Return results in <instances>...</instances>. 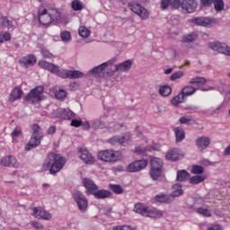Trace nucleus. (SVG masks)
Masks as SVG:
<instances>
[{"mask_svg": "<svg viewBox=\"0 0 230 230\" xmlns=\"http://www.w3.org/2000/svg\"><path fill=\"white\" fill-rule=\"evenodd\" d=\"M61 19L60 10L54 5L48 4L47 7L40 5L38 9L39 22L45 28H49L51 24L58 22Z\"/></svg>", "mask_w": 230, "mask_h": 230, "instance_id": "f257e3e1", "label": "nucleus"}, {"mask_svg": "<svg viewBox=\"0 0 230 230\" xmlns=\"http://www.w3.org/2000/svg\"><path fill=\"white\" fill-rule=\"evenodd\" d=\"M189 84L190 85H186L181 89V94L185 96V98H188V96H193L197 91H213L215 89L214 83L212 80H206L204 77L197 76L194 78H191L189 81ZM197 85L198 87L195 88Z\"/></svg>", "mask_w": 230, "mask_h": 230, "instance_id": "f03ea898", "label": "nucleus"}, {"mask_svg": "<svg viewBox=\"0 0 230 230\" xmlns=\"http://www.w3.org/2000/svg\"><path fill=\"white\" fill-rule=\"evenodd\" d=\"M66 157L58 154L49 153L43 163L42 170L43 172L49 170L50 175H56V173H58L66 166Z\"/></svg>", "mask_w": 230, "mask_h": 230, "instance_id": "7ed1b4c3", "label": "nucleus"}, {"mask_svg": "<svg viewBox=\"0 0 230 230\" xmlns=\"http://www.w3.org/2000/svg\"><path fill=\"white\" fill-rule=\"evenodd\" d=\"M98 159L103 163L114 164V163L123 159V154H121V151L106 149L99 152Z\"/></svg>", "mask_w": 230, "mask_h": 230, "instance_id": "20e7f679", "label": "nucleus"}, {"mask_svg": "<svg viewBox=\"0 0 230 230\" xmlns=\"http://www.w3.org/2000/svg\"><path fill=\"white\" fill-rule=\"evenodd\" d=\"M38 66L41 67V69H46L52 73V75H57L60 76V78H69V70L67 69H60V67L53 63L47 62L45 60H40L38 63Z\"/></svg>", "mask_w": 230, "mask_h": 230, "instance_id": "39448f33", "label": "nucleus"}, {"mask_svg": "<svg viewBox=\"0 0 230 230\" xmlns=\"http://www.w3.org/2000/svg\"><path fill=\"white\" fill-rule=\"evenodd\" d=\"M116 64V58H111L107 62H104L98 66L93 67L89 71V75H93V76H112L113 75H109L111 71H107V68L112 67Z\"/></svg>", "mask_w": 230, "mask_h": 230, "instance_id": "423d86ee", "label": "nucleus"}, {"mask_svg": "<svg viewBox=\"0 0 230 230\" xmlns=\"http://www.w3.org/2000/svg\"><path fill=\"white\" fill-rule=\"evenodd\" d=\"M151 169L150 176L153 181H157L163 173V160L161 158L155 157L150 161Z\"/></svg>", "mask_w": 230, "mask_h": 230, "instance_id": "0eeeda50", "label": "nucleus"}, {"mask_svg": "<svg viewBox=\"0 0 230 230\" xmlns=\"http://www.w3.org/2000/svg\"><path fill=\"white\" fill-rule=\"evenodd\" d=\"M190 22L196 24V26H202L203 28H213L217 26L218 20L211 17H196L190 20Z\"/></svg>", "mask_w": 230, "mask_h": 230, "instance_id": "6e6552de", "label": "nucleus"}, {"mask_svg": "<svg viewBox=\"0 0 230 230\" xmlns=\"http://www.w3.org/2000/svg\"><path fill=\"white\" fill-rule=\"evenodd\" d=\"M44 86H37L24 97V101L29 103H39L42 100Z\"/></svg>", "mask_w": 230, "mask_h": 230, "instance_id": "1a4fd4ad", "label": "nucleus"}, {"mask_svg": "<svg viewBox=\"0 0 230 230\" xmlns=\"http://www.w3.org/2000/svg\"><path fill=\"white\" fill-rule=\"evenodd\" d=\"M209 49L216 51L217 53H221V55H226L230 57V47L225 42L220 41H211L208 43Z\"/></svg>", "mask_w": 230, "mask_h": 230, "instance_id": "9d476101", "label": "nucleus"}, {"mask_svg": "<svg viewBox=\"0 0 230 230\" xmlns=\"http://www.w3.org/2000/svg\"><path fill=\"white\" fill-rule=\"evenodd\" d=\"M148 166V161L142 159V160H136L128 164L126 167V172L128 173H137V172H141V170H145V168Z\"/></svg>", "mask_w": 230, "mask_h": 230, "instance_id": "9b49d317", "label": "nucleus"}, {"mask_svg": "<svg viewBox=\"0 0 230 230\" xmlns=\"http://www.w3.org/2000/svg\"><path fill=\"white\" fill-rule=\"evenodd\" d=\"M73 197L80 211H82V213H85L87 211V206H88L87 199H85V196H84V194H82V192L80 191H75L73 194Z\"/></svg>", "mask_w": 230, "mask_h": 230, "instance_id": "f8f14e48", "label": "nucleus"}, {"mask_svg": "<svg viewBox=\"0 0 230 230\" xmlns=\"http://www.w3.org/2000/svg\"><path fill=\"white\" fill-rule=\"evenodd\" d=\"M0 165L8 168H19V162L13 155H7L0 159Z\"/></svg>", "mask_w": 230, "mask_h": 230, "instance_id": "ddd939ff", "label": "nucleus"}, {"mask_svg": "<svg viewBox=\"0 0 230 230\" xmlns=\"http://www.w3.org/2000/svg\"><path fill=\"white\" fill-rule=\"evenodd\" d=\"M53 116L59 118V119H73L75 112L69 109L59 108L53 111Z\"/></svg>", "mask_w": 230, "mask_h": 230, "instance_id": "4468645a", "label": "nucleus"}, {"mask_svg": "<svg viewBox=\"0 0 230 230\" xmlns=\"http://www.w3.org/2000/svg\"><path fill=\"white\" fill-rule=\"evenodd\" d=\"M129 69H132V60L128 59L122 63L115 65V69L108 72V75H114V73H128Z\"/></svg>", "mask_w": 230, "mask_h": 230, "instance_id": "2eb2a0df", "label": "nucleus"}, {"mask_svg": "<svg viewBox=\"0 0 230 230\" xmlns=\"http://www.w3.org/2000/svg\"><path fill=\"white\" fill-rule=\"evenodd\" d=\"M19 63L22 67H25L26 69H28V67H32V66H35V64H37V56L33 54H29L22 57L19 60Z\"/></svg>", "mask_w": 230, "mask_h": 230, "instance_id": "dca6fc26", "label": "nucleus"}, {"mask_svg": "<svg viewBox=\"0 0 230 230\" xmlns=\"http://www.w3.org/2000/svg\"><path fill=\"white\" fill-rule=\"evenodd\" d=\"M78 155L85 164H94V158L93 155L85 147H80Z\"/></svg>", "mask_w": 230, "mask_h": 230, "instance_id": "f3484780", "label": "nucleus"}, {"mask_svg": "<svg viewBox=\"0 0 230 230\" xmlns=\"http://www.w3.org/2000/svg\"><path fill=\"white\" fill-rule=\"evenodd\" d=\"M32 217L41 218L42 220H51L52 217L51 213L40 207L32 208Z\"/></svg>", "mask_w": 230, "mask_h": 230, "instance_id": "a211bd4d", "label": "nucleus"}, {"mask_svg": "<svg viewBox=\"0 0 230 230\" xmlns=\"http://www.w3.org/2000/svg\"><path fill=\"white\" fill-rule=\"evenodd\" d=\"M130 8L132 12H134V13L139 15L144 20H146L150 15V13H148V11H146L145 7H143V5H141L140 4L133 3L130 4Z\"/></svg>", "mask_w": 230, "mask_h": 230, "instance_id": "6ab92c4d", "label": "nucleus"}, {"mask_svg": "<svg viewBox=\"0 0 230 230\" xmlns=\"http://www.w3.org/2000/svg\"><path fill=\"white\" fill-rule=\"evenodd\" d=\"M196 146L199 152H204L211 144V138L208 137H199L195 141Z\"/></svg>", "mask_w": 230, "mask_h": 230, "instance_id": "aec40b11", "label": "nucleus"}, {"mask_svg": "<svg viewBox=\"0 0 230 230\" xmlns=\"http://www.w3.org/2000/svg\"><path fill=\"white\" fill-rule=\"evenodd\" d=\"M131 137L130 133H126L125 136L119 137V136H115L108 140V143L110 145H112L113 146H116V145H123V143H127Z\"/></svg>", "mask_w": 230, "mask_h": 230, "instance_id": "412c9836", "label": "nucleus"}, {"mask_svg": "<svg viewBox=\"0 0 230 230\" xmlns=\"http://www.w3.org/2000/svg\"><path fill=\"white\" fill-rule=\"evenodd\" d=\"M198 3L195 0H183L181 4V9H183L187 13H193L197 10Z\"/></svg>", "mask_w": 230, "mask_h": 230, "instance_id": "4be33fe9", "label": "nucleus"}, {"mask_svg": "<svg viewBox=\"0 0 230 230\" xmlns=\"http://www.w3.org/2000/svg\"><path fill=\"white\" fill-rule=\"evenodd\" d=\"M40 141H42V137H36L31 135V137L29 143L25 146V150L27 152H30V150H33V148H37V146H40Z\"/></svg>", "mask_w": 230, "mask_h": 230, "instance_id": "5701e85b", "label": "nucleus"}, {"mask_svg": "<svg viewBox=\"0 0 230 230\" xmlns=\"http://www.w3.org/2000/svg\"><path fill=\"white\" fill-rule=\"evenodd\" d=\"M83 184L84 188L87 190V191L92 195H93L95 190H98V185H96L94 181H93V180L89 178H84L83 180Z\"/></svg>", "mask_w": 230, "mask_h": 230, "instance_id": "b1692460", "label": "nucleus"}, {"mask_svg": "<svg viewBox=\"0 0 230 230\" xmlns=\"http://www.w3.org/2000/svg\"><path fill=\"white\" fill-rule=\"evenodd\" d=\"M105 119H107V116H102L100 119H95L91 121L92 128L98 130L99 128H105L107 125L105 124Z\"/></svg>", "mask_w": 230, "mask_h": 230, "instance_id": "393cba45", "label": "nucleus"}, {"mask_svg": "<svg viewBox=\"0 0 230 230\" xmlns=\"http://www.w3.org/2000/svg\"><path fill=\"white\" fill-rule=\"evenodd\" d=\"M165 157L168 161H179L182 157V153L177 148L172 149L166 154Z\"/></svg>", "mask_w": 230, "mask_h": 230, "instance_id": "a878e982", "label": "nucleus"}, {"mask_svg": "<svg viewBox=\"0 0 230 230\" xmlns=\"http://www.w3.org/2000/svg\"><path fill=\"white\" fill-rule=\"evenodd\" d=\"M151 150H159V145L155 144L152 146V147H146L143 146H137L135 148V154H137L138 155H143L146 154V152H151Z\"/></svg>", "mask_w": 230, "mask_h": 230, "instance_id": "bb28decb", "label": "nucleus"}, {"mask_svg": "<svg viewBox=\"0 0 230 230\" xmlns=\"http://www.w3.org/2000/svg\"><path fill=\"white\" fill-rule=\"evenodd\" d=\"M23 92L19 87H15L12 90L9 95L10 102H17V100H21L22 98Z\"/></svg>", "mask_w": 230, "mask_h": 230, "instance_id": "cd10ccee", "label": "nucleus"}, {"mask_svg": "<svg viewBox=\"0 0 230 230\" xmlns=\"http://www.w3.org/2000/svg\"><path fill=\"white\" fill-rule=\"evenodd\" d=\"M146 217H149V218H161L163 217V211L155 208H147Z\"/></svg>", "mask_w": 230, "mask_h": 230, "instance_id": "c85d7f7f", "label": "nucleus"}, {"mask_svg": "<svg viewBox=\"0 0 230 230\" xmlns=\"http://www.w3.org/2000/svg\"><path fill=\"white\" fill-rule=\"evenodd\" d=\"M184 193V190H182V185L176 183L172 186V192L170 195L171 199H175V197H181Z\"/></svg>", "mask_w": 230, "mask_h": 230, "instance_id": "c756f323", "label": "nucleus"}, {"mask_svg": "<svg viewBox=\"0 0 230 230\" xmlns=\"http://www.w3.org/2000/svg\"><path fill=\"white\" fill-rule=\"evenodd\" d=\"M219 93L225 96V103L230 102V84H224L219 87Z\"/></svg>", "mask_w": 230, "mask_h": 230, "instance_id": "7c9ffc66", "label": "nucleus"}, {"mask_svg": "<svg viewBox=\"0 0 230 230\" xmlns=\"http://www.w3.org/2000/svg\"><path fill=\"white\" fill-rule=\"evenodd\" d=\"M199 39V36L195 32H191L190 34L184 35L181 38V42L183 44H190L191 42H195V40Z\"/></svg>", "mask_w": 230, "mask_h": 230, "instance_id": "2f4dec72", "label": "nucleus"}, {"mask_svg": "<svg viewBox=\"0 0 230 230\" xmlns=\"http://www.w3.org/2000/svg\"><path fill=\"white\" fill-rule=\"evenodd\" d=\"M95 199H109V197H111V193L109 190H95V192H93V194Z\"/></svg>", "mask_w": 230, "mask_h": 230, "instance_id": "473e14b6", "label": "nucleus"}, {"mask_svg": "<svg viewBox=\"0 0 230 230\" xmlns=\"http://www.w3.org/2000/svg\"><path fill=\"white\" fill-rule=\"evenodd\" d=\"M155 200L156 202H166L167 204H170V202H173V199L170 195L166 194H158L155 197Z\"/></svg>", "mask_w": 230, "mask_h": 230, "instance_id": "72a5a7b5", "label": "nucleus"}, {"mask_svg": "<svg viewBox=\"0 0 230 230\" xmlns=\"http://www.w3.org/2000/svg\"><path fill=\"white\" fill-rule=\"evenodd\" d=\"M226 102H221L217 108H212L210 110V114L212 116H217L218 114H222L224 111H226Z\"/></svg>", "mask_w": 230, "mask_h": 230, "instance_id": "f704fd0d", "label": "nucleus"}, {"mask_svg": "<svg viewBox=\"0 0 230 230\" xmlns=\"http://www.w3.org/2000/svg\"><path fill=\"white\" fill-rule=\"evenodd\" d=\"M159 94L164 98H167L172 94V87L170 85H162L159 87Z\"/></svg>", "mask_w": 230, "mask_h": 230, "instance_id": "c9c22d12", "label": "nucleus"}, {"mask_svg": "<svg viewBox=\"0 0 230 230\" xmlns=\"http://www.w3.org/2000/svg\"><path fill=\"white\" fill-rule=\"evenodd\" d=\"M174 134L176 137V141L180 143V141H182L184 137H186V134L184 133V129L182 128L176 127L174 128Z\"/></svg>", "mask_w": 230, "mask_h": 230, "instance_id": "e433bc0d", "label": "nucleus"}, {"mask_svg": "<svg viewBox=\"0 0 230 230\" xmlns=\"http://www.w3.org/2000/svg\"><path fill=\"white\" fill-rule=\"evenodd\" d=\"M148 208H146L145 205L141 203H137L135 205L134 211L136 213H139L140 215H143V217H146V211Z\"/></svg>", "mask_w": 230, "mask_h": 230, "instance_id": "4c0bfd02", "label": "nucleus"}, {"mask_svg": "<svg viewBox=\"0 0 230 230\" xmlns=\"http://www.w3.org/2000/svg\"><path fill=\"white\" fill-rule=\"evenodd\" d=\"M190 178V173L187 172L186 170H181L177 172V181H180V182H184V181H187Z\"/></svg>", "mask_w": 230, "mask_h": 230, "instance_id": "58836bf2", "label": "nucleus"}, {"mask_svg": "<svg viewBox=\"0 0 230 230\" xmlns=\"http://www.w3.org/2000/svg\"><path fill=\"white\" fill-rule=\"evenodd\" d=\"M205 179H207L205 174L193 176L190 179V184H200Z\"/></svg>", "mask_w": 230, "mask_h": 230, "instance_id": "ea45409f", "label": "nucleus"}, {"mask_svg": "<svg viewBox=\"0 0 230 230\" xmlns=\"http://www.w3.org/2000/svg\"><path fill=\"white\" fill-rule=\"evenodd\" d=\"M184 94L181 92L172 99L171 103L172 105H179V103H182V102H184Z\"/></svg>", "mask_w": 230, "mask_h": 230, "instance_id": "a19ab883", "label": "nucleus"}, {"mask_svg": "<svg viewBox=\"0 0 230 230\" xmlns=\"http://www.w3.org/2000/svg\"><path fill=\"white\" fill-rule=\"evenodd\" d=\"M38 48H40V53L44 58H53V57H55L49 50H48V49L44 48V46L39 44Z\"/></svg>", "mask_w": 230, "mask_h": 230, "instance_id": "79ce46f5", "label": "nucleus"}, {"mask_svg": "<svg viewBox=\"0 0 230 230\" xmlns=\"http://www.w3.org/2000/svg\"><path fill=\"white\" fill-rule=\"evenodd\" d=\"M71 7L75 12H80V10H84V4L80 0H74L71 3Z\"/></svg>", "mask_w": 230, "mask_h": 230, "instance_id": "37998d69", "label": "nucleus"}, {"mask_svg": "<svg viewBox=\"0 0 230 230\" xmlns=\"http://www.w3.org/2000/svg\"><path fill=\"white\" fill-rule=\"evenodd\" d=\"M78 31H79L80 37H82L83 39H87V37L91 35V31L87 29L85 26L79 27Z\"/></svg>", "mask_w": 230, "mask_h": 230, "instance_id": "c03bdc74", "label": "nucleus"}, {"mask_svg": "<svg viewBox=\"0 0 230 230\" xmlns=\"http://www.w3.org/2000/svg\"><path fill=\"white\" fill-rule=\"evenodd\" d=\"M68 78H84V73L78 70H69Z\"/></svg>", "mask_w": 230, "mask_h": 230, "instance_id": "a18cd8bd", "label": "nucleus"}, {"mask_svg": "<svg viewBox=\"0 0 230 230\" xmlns=\"http://www.w3.org/2000/svg\"><path fill=\"white\" fill-rule=\"evenodd\" d=\"M213 3L216 12H222L224 10V0H214Z\"/></svg>", "mask_w": 230, "mask_h": 230, "instance_id": "49530a36", "label": "nucleus"}, {"mask_svg": "<svg viewBox=\"0 0 230 230\" xmlns=\"http://www.w3.org/2000/svg\"><path fill=\"white\" fill-rule=\"evenodd\" d=\"M181 78H184V71H177L174 72L171 76L170 80L172 82H175V80H181Z\"/></svg>", "mask_w": 230, "mask_h": 230, "instance_id": "de8ad7c7", "label": "nucleus"}, {"mask_svg": "<svg viewBox=\"0 0 230 230\" xmlns=\"http://www.w3.org/2000/svg\"><path fill=\"white\" fill-rule=\"evenodd\" d=\"M32 136H36L38 137H44V135H42V131L40 129V126L34 124L32 126Z\"/></svg>", "mask_w": 230, "mask_h": 230, "instance_id": "09e8293b", "label": "nucleus"}, {"mask_svg": "<svg viewBox=\"0 0 230 230\" xmlns=\"http://www.w3.org/2000/svg\"><path fill=\"white\" fill-rule=\"evenodd\" d=\"M191 173L194 175H202V173H204V167L200 165H192Z\"/></svg>", "mask_w": 230, "mask_h": 230, "instance_id": "8fccbe9b", "label": "nucleus"}, {"mask_svg": "<svg viewBox=\"0 0 230 230\" xmlns=\"http://www.w3.org/2000/svg\"><path fill=\"white\" fill-rule=\"evenodd\" d=\"M60 38L63 42H71V32L65 31L60 33Z\"/></svg>", "mask_w": 230, "mask_h": 230, "instance_id": "3c124183", "label": "nucleus"}, {"mask_svg": "<svg viewBox=\"0 0 230 230\" xmlns=\"http://www.w3.org/2000/svg\"><path fill=\"white\" fill-rule=\"evenodd\" d=\"M12 40V35L10 34V32H1L0 33V43H3L4 41H8Z\"/></svg>", "mask_w": 230, "mask_h": 230, "instance_id": "603ef678", "label": "nucleus"}, {"mask_svg": "<svg viewBox=\"0 0 230 230\" xmlns=\"http://www.w3.org/2000/svg\"><path fill=\"white\" fill-rule=\"evenodd\" d=\"M196 213L202 215V217H211V212L208 208H196Z\"/></svg>", "mask_w": 230, "mask_h": 230, "instance_id": "864d4df0", "label": "nucleus"}, {"mask_svg": "<svg viewBox=\"0 0 230 230\" xmlns=\"http://www.w3.org/2000/svg\"><path fill=\"white\" fill-rule=\"evenodd\" d=\"M171 8H172V10L182 8V2H181V0H171Z\"/></svg>", "mask_w": 230, "mask_h": 230, "instance_id": "5fc2aeb1", "label": "nucleus"}, {"mask_svg": "<svg viewBox=\"0 0 230 230\" xmlns=\"http://www.w3.org/2000/svg\"><path fill=\"white\" fill-rule=\"evenodd\" d=\"M110 190L117 195H121V193H123V188L119 185H110Z\"/></svg>", "mask_w": 230, "mask_h": 230, "instance_id": "6e6d98bb", "label": "nucleus"}, {"mask_svg": "<svg viewBox=\"0 0 230 230\" xmlns=\"http://www.w3.org/2000/svg\"><path fill=\"white\" fill-rule=\"evenodd\" d=\"M11 136L13 138V143H15L17 137H21L22 136V131H21L19 128H16L12 132Z\"/></svg>", "mask_w": 230, "mask_h": 230, "instance_id": "4d7b16f0", "label": "nucleus"}, {"mask_svg": "<svg viewBox=\"0 0 230 230\" xmlns=\"http://www.w3.org/2000/svg\"><path fill=\"white\" fill-rule=\"evenodd\" d=\"M66 95H67V93L65 90H62V89L58 90L56 93V98L58 100H64Z\"/></svg>", "mask_w": 230, "mask_h": 230, "instance_id": "13d9d810", "label": "nucleus"}, {"mask_svg": "<svg viewBox=\"0 0 230 230\" xmlns=\"http://www.w3.org/2000/svg\"><path fill=\"white\" fill-rule=\"evenodd\" d=\"M168 6H172V0H162L161 1L162 10H168Z\"/></svg>", "mask_w": 230, "mask_h": 230, "instance_id": "bf43d9fd", "label": "nucleus"}, {"mask_svg": "<svg viewBox=\"0 0 230 230\" xmlns=\"http://www.w3.org/2000/svg\"><path fill=\"white\" fill-rule=\"evenodd\" d=\"M122 127V124L110 123L108 128H110V130H119V128H121Z\"/></svg>", "mask_w": 230, "mask_h": 230, "instance_id": "052dcab7", "label": "nucleus"}, {"mask_svg": "<svg viewBox=\"0 0 230 230\" xmlns=\"http://www.w3.org/2000/svg\"><path fill=\"white\" fill-rule=\"evenodd\" d=\"M207 230H224V226L218 224L210 225Z\"/></svg>", "mask_w": 230, "mask_h": 230, "instance_id": "680f3d73", "label": "nucleus"}, {"mask_svg": "<svg viewBox=\"0 0 230 230\" xmlns=\"http://www.w3.org/2000/svg\"><path fill=\"white\" fill-rule=\"evenodd\" d=\"M179 121L183 125L186 123H190V121H191V117L190 116L181 117L180 118Z\"/></svg>", "mask_w": 230, "mask_h": 230, "instance_id": "e2e57ef3", "label": "nucleus"}, {"mask_svg": "<svg viewBox=\"0 0 230 230\" xmlns=\"http://www.w3.org/2000/svg\"><path fill=\"white\" fill-rule=\"evenodd\" d=\"M8 22V18L5 16L0 17V26L2 28H6V24Z\"/></svg>", "mask_w": 230, "mask_h": 230, "instance_id": "0e129e2a", "label": "nucleus"}, {"mask_svg": "<svg viewBox=\"0 0 230 230\" xmlns=\"http://www.w3.org/2000/svg\"><path fill=\"white\" fill-rule=\"evenodd\" d=\"M71 126H72V127H75V128H78V127H81V126H82V120L72 119V120H71Z\"/></svg>", "mask_w": 230, "mask_h": 230, "instance_id": "69168bd1", "label": "nucleus"}, {"mask_svg": "<svg viewBox=\"0 0 230 230\" xmlns=\"http://www.w3.org/2000/svg\"><path fill=\"white\" fill-rule=\"evenodd\" d=\"M81 127L83 130H89V128H91V124L89 123V121H81Z\"/></svg>", "mask_w": 230, "mask_h": 230, "instance_id": "338daca9", "label": "nucleus"}, {"mask_svg": "<svg viewBox=\"0 0 230 230\" xmlns=\"http://www.w3.org/2000/svg\"><path fill=\"white\" fill-rule=\"evenodd\" d=\"M31 226L32 227H34L35 229H42V224L37 222V221H31Z\"/></svg>", "mask_w": 230, "mask_h": 230, "instance_id": "774afa93", "label": "nucleus"}]
</instances>
